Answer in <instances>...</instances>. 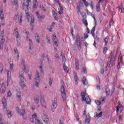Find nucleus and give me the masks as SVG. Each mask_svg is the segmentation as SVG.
Segmentation results:
<instances>
[{
    "mask_svg": "<svg viewBox=\"0 0 124 124\" xmlns=\"http://www.w3.org/2000/svg\"><path fill=\"white\" fill-rule=\"evenodd\" d=\"M16 97L18 101H21V93L18 91H17L16 93Z\"/></svg>",
    "mask_w": 124,
    "mask_h": 124,
    "instance_id": "18",
    "label": "nucleus"
},
{
    "mask_svg": "<svg viewBox=\"0 0 124 124\" xmlns=\"http://www.w3.org/2000/svg\"><path fill=\"white\" fill-rule=\"evenodd\" d=\"M82 1H83V3L85 4V5H86V6H88V5H89L88 2H87V1H86V0H82Z\"/></svg>",
    "mask_w": 124,
    "mask_h": 124,
    "instance_id": "51",
    "label": "nucleus"
},
{
    "mask_svg": "<svg viewBox=\"0 0 124 124\" xmlns=\"http://www.w3.org/2000/svg\"><path fill=\"white\" fill-rule=\"evenodd\" d=\"M0 18L1 21H4V14H3V9H2V6L0 7Z\"/></svg>",
    "mask_w": 124,
    "mask_h": 124,
    "instance_id": "10",
    "label": "nucleus"
},
{
    "mask_svg": "<svg viewBox=\"0 0 124 124\" xmlns=\"http://www.w3.org/2000/svg\"><path fill=\"white\" fill-rule=\"evenodd\" d=\"M3 70V67H2V64H0V72H1V73Z\"/></svg>",
    "mask_w": 124,
    "mask_h": 124,
    "instance_id": "41",
    "label": "nucleus"
},
{
    "mask_svg": "<svg viewBox=\"0 0 124 124\" xmlns=\"http://www.w3.org/2000/svg\"><path fill=\"white\" fill-rule=\"evenodd\" d=\"M28 76L29 79L31 80V73L28 74Z\"/></svg>",
    "mask_w": 124,
    "mask_h": 124,
    "instance_id": "58",
    "label": "nucleus"
},
{
    "mask_svg": "<svg viewBox=\"0 0 124 124\" xmlns=\"http://www.w3.org/2000/svg\"><path fill=\"white\" fill-rule=\"evenodd\" d=\"M24 72H22V73H20L19 78L20 79V82H19V85L22 88H25L26 87V83H25V78H24Z\"/></svg>",
    "mask_w": 124,
    "mask_h": 124,
    "instance_id": "2",
    "label": "nucleus"
},
{
    "mask_svg": "<svg viewBox=\"0 0 124 124\" xmlns=\"http://www.w3.org/2000/svg\"><path fill=\"white\" fill-rule=\"evenodd\" d=\"M30 2H31V0H23L21 1L23 7H26L27 9L28 7L30 6Z\"/></svg>",
    "mask_w": 124,
    "mask_h": 124,
    "instance_id": "6",
    "label": "nucleus"
},
{
    "mask_svg": "<svg viewBox=\"0 0 124 124\" xmlns=\"http://www.w3.org/2000/svg\"><path fill=\"white\" fill-rule=\"evenodd\" d=\"M75 66L76 70L79 69V62L77 61H75Z\"/></svg>",
    "mask_w": 124,
    "mask_h": 124,
    "instance_id": "26",
    "label": "nucleus"
},
{
    "mask_svg": "<svg viewBox=\"0 0 124 124\" xmlns=\"http://www.w3.org/2000/svg\"><path fill=\"white\" fill-rule=\"evenodd\" d=\"M44 122L46 123V124H48V123H49V119L48 118H46V120H44Z\"/></svg>",
    "mask_w": 124,
    "mask_h": 124,
    "instance_id": "55",
    "label": "nucleus"
},
{
    "mask_svg": "<svg viewBox=\"0 0 124 124\" xmlns=\"http://www.w3.org/2000/svg\"><path fill=\"white\" fill-rule=\"evenodd\" d=\"M59 124H63V120H62V119H60Z\"/></svg>",
    "mask_w": 124,
    "mask_h": 124,
    "instance_id": "64",
    "label": "nucleus"
},
{
    "mask_svg": "<svg viewBox=\"0 0 124 124\" xmlns=\"http://www.w3.org/2000/svg\"><path fill=\"white\" fill-rule=\"evenodd\" d=\"M106 93L107 96H109V95L110 94V90L108 88H107L106 89Z\"/></svg>",
    "mask_w": 124,
    "mask_h": 124,
    "instance_id": "28",
    "label": "nucleus"
},
{
    "mask_svg": "<svg viewBox=\"0 0 124 124\" xmlns=\"http://www.w3.org/2000/svg\"><path fill=\"white\" fill-rule=\"evenodd\" d=\"M89 37V35L88 34H84V38L85 39L88 38Z\"/></svg>",
    "mask_w": 124,
    "mask_h": 124,
    "instance_id": "61",
    "label": "nucleus"
},
{
    "mask_svg": "<svg viewBox=\"0 0 124 124\" xmlns=\"http://www.w3.org/2000/svg\"><path fill=\"white\" fill-rule=\"evenodd\" d=\"M2 103L3 104V110L6 111V110H7V104H6V103H3V102H2Z\"/></svg>",
    "mask_w": 124,
    "mask_h": 124,
    "instance_id": "31",
    "label": "nucleus"
},
{
    "mask_svg": "<svg viewBox=\"0 0 124 124\" xmlns=\"http://www.w3.org/2000/svg\"><path fill=\"white\" fill-rule=\"evenodd\" d=\"M7 83L8 84L9 83H10V80H11V73L9 71H7Z\"/></svg>",
    "mask_w": 124,
    "mask_h": 124,
    "instance_id": "12",
    "label": "nucleus"
},
{
    "mask_svg": "<svg viewBox=\"0 0 124 124\" xmlns=\"http://www.w3.org/2000/svg\"><path fill=\"white\" fill-rule=\"evenodd\" d=\"M7 115H10V117L12 116V115H11V111L9 110H7Z\"/></svg>",
    "mask_w": 124,
    "mask_h": 124,
    "instance_id": "47",
    "label": "nucleus"
},
{
    "mask_svg": "<svg viewBox=\"0 0 124 124\" xmlns=\"http://www.w3.org/2000/svg\"><path fill=\"white\" fill-rule=\"evenodd\" d=\"M86 101L87 104H91V100L90 98V97L87 96L86 98V101Z\"/></svg>",
    "mask_w": 124,
    "mask_h": 124,
    "instance_id": "23",
    "label": "nucleus"
},
{
    "mask_svg": "<svg viewBox=\"0 0 124 124\" xmlns=\"http://www.w3.org/2000/svg\"><path fill=\"white\" fill-rule=\"evenodd\" d=\"M21 68L23 70V71L21 72V73L22 72H24V73L25 74V72H27L28 70H27V69L26 68V62H25V60L24 59H23L21 61Z\"/></svg>",
    "mask_w": 124,
    "mask_h": 124,
    "instance_id": "9",
    "label": "nucleus"
},
{
    "mask_svg": "<svg viewBox=\"0 0 124 124\" xmlns=\"http://www.w3.org/2000/svg\"><path fill=\"white\" fill-rule=\"evenodd\" d=\"M57 2L59 3V7L60 8V10H63V8L62 7V5L61 4V3H59V1H58Z\"/></svg>",
    "mask_w": 124,
    "mask_h": 124,
    "instance_id": "35",
    "label": "nucleus"
},
{
    "mask_svg": "<svg viewBox=\"0 0 124 124\" xmlns=\"http://www.w3.org/2000/svg\"><path fill=\"white\" fill-rule=\"evenodd\" d=\"M43 62L40 61V66H39V67H40V70L41 72H42V66H43L42 63H43Z\"/></svg>",
    "mask_w": 124,
    "mask_h": 124,
    "instance_id": "33",
    "label": "nucleus"
},
{
    "mask_svg": "<svg viewBox=\"0 0 124 124\" xmlns=\"http://www.w3.org/2000/svg\"><path fill=\"white\" fill-rule=\"evenodd\" d=\"M95 27L96 26L95 25L92 29V31H91V33L93 35V36H94V31H95Z\"/></svg>",
    "mask_w": 124,
    "mask_h": 124,
    "instance_id": "27",
    "label": "nucleus"
},
{
    "mask_svg": "<svg viewBox=\"0 0 124 124\" xmlns=\"http://www.w3.org/2000/svg\"><path fill=\"white\" fill-rule=\"evenodd\" d=\"M117 108V113H118L120 110V109H124V106H120V105L116 107Z\"/></svg>",
    "mask_w": 124,
    "mask_h": 124,
    "instance_id": "24",
    "label": "nucleus"
},
{
    "mask_svg": "<svg viewBox=\"0 0 124 124\" xmlns=\"http://www.w3.org/2000/svg\"><path fill=\"white\" fill-rule=\"evenodd\" d=\"M102 114H103V112L101 111L99 114H96V116L97 117V118H100L101 117H102Z\"/></svg>",
    "mask_w": 124,
    "mask_h": 124,
    "instance_id": "32",
    "label": "nucleus"
},
{
    "mask_svg": "<svg viewBox=\"0 0 124 124\" xmlns=\"http://www.w3.org/2000/svg\"><path fill=\"white\" fill-rule=\"evenodd\" d=\"M76 39H80V35H79V33L77 34Z\"/></svg>",
    "mask_w": 124,
    "mask_h": 124,
    "instance_id": "57",
    "label": "nucleus"
},
{
    "mask_svg": "<svg viewBox=\"0 0 124 124\" xmlns=\"http://www.w3.org/2000/svg\"><path fill=\"white\" fill-rule=\"evenodd\" d=\"M101 110H102L101 107L100 106H98L97 109V112H100Z\"/></svg>",
    "mask_w": 124,
    "mask_h": 124,
    "instance_id": "40",
    "label": "nucleus"
},
{
    "mask_svg": "<svg viewBox=\"0 0 124 124\" xmlns=\"http://www.w3.org/2000/svg\"><path fill=\"white\" fill-rule=\"evenodd\" d=\"M52 40L55 45V46H58V39L57 38V36H55L53 35L52 36Z\"/></svg>",
    "mask_w": 124,
    "mask_h": 124,
    "instance_id": "13",
    "label": "nucleus"
},
{
    "mask_svg": "<svg viewBox=\"0 0 124 124\" xmlns=\"http://www.w3.org/2000/svg\"><path fill=\"white\" fill-rule=\"evenodd\" d=\"M34 101L35 103H36V104H38V103H39V99L34 98Z\"/></svg>",
    "mask_w": 124,
    "mask_h": 124,
    "instance_id": "37",
    "label": "nucleus"
},
{
    "mask_svg": "<svg viewBox=\"0 0 124 124\" xmlns=\"http://www.w3.org/2000/svg\"><path fill=\"white\" fill-rule=\"evenodd\" d=\"M82 22L85 26H86V27H88V21H87V19L84 18L83 19H82Z\"/></svg>",
    "mask_w": 124,
    "mask_h": 124,
    "instance_id": "30",
    "label": "nucleus"
},
{
    "mask_svg": "<svg viewBox=\"0 0 124 124\" xmlns=\"http://www.w3.org/2000/svg\"><path fill=\"white\" fill-rule=\"evenodd\" d=\"M40 102L41 103V105L42 107H44V108H46V101H45V100L44 99V96L40 94Z\"/></svg>",
    "mask_w": 124,
    "mask_h": 124,
    "instance_id": "8",
    "label": "nucleus"
},
{
    "mask_svg": "<svg viewBox=\"0 0 124 124\" xmlns=\"http://www.w3.org/2000/svg\"><path fill=\"white\" fill-rule=\"evenodd\" d=\"M5 86L4 85V83H2L1 84V88H0V93L1 94L2 93H5Z\"/></svg>",
    "mask_w": 124,
    "mask_h": 124,
    "instance_id": "11",
    "label": "nucleus"
},
{
    "mask_svg": "<svg viewBox=\"0 0 124 124\" xmlns=\"http://www.w3.org/2000/svg\"><path fill=\"white\" fill-rule=\"evenodd\" d=\"M16 38H18L19 40H20V38H21V36L20 35V34H18V35H16Z\"/></svg>",
    "mask_w": 124,
    "mask_h": 124,
    "instance_id": "56",
    "label": "nucleus"
},
{
    "mask_svg": "<svg viewBox=\"0 0 124 124\" xmlns=\"http://www.w3.org/2000/svg\"><path fill=\"white\" fill-rule=\"evenodd\" d=\"M76 43H77V44H80L81 40L80 39H76Z\"/></svg>",
    "mask_w": 124,
    "mask_h": 124,
    "instance_id": "52",
    "label": "nucleus"
},
{
    "mask_svg": "<svg viewBox=\"0 0 124 124\" xmlns=\"http://www.w3.org/2000/svg\"><path fill=\"white\" fill-rule=\"evenodd\" d=\"M22 16L21 15H18V19L19 20V25H22Z\"/></svg>",
    "mask_w": 124,
    "mask_h": 124,
    "instance_id": "29",
    "label": "nucleus"
},
{
    "mask_svg": "<svg viewBox=\"0 0 124 124\" xmlns=\"http://www.w3.org/2000/svg\"><path fill=\"white\" fill-rule=\"evenodd\" d=\"M108 39H109V36H107L104 39L105 46H107V45L108 44Z\"/></svg>",
    "mask_w": 124,
    "mask_h": 124,
    "instance_id": "25",
    "label": "nucleus"
},
{
    "mask_svg": "<svg viewBox=\"0 0 124 124\" xmlns=\"http://www.w3.org/2000/svg\"><path fill=\"white\" fill-rule=\"evenodd\" d=\"M95 40L98 41V42H99L100 40H99V38H98V37H97V36H96V37L95 38Z\"/></svg>",
    "mask_w": 124,
    "mask_h": 124,
    "instance_id": "59",
    "label": "nucleus"
},
{
    "mask_svg": "<svg viewBox=\"0 0 124 124\" xmlns=\"http://www.w3.org/2000/svg\"><path fill=\"white\" fill-rule=\"evenodd\" d=\"M96 10L97 12H99V10H100V7L99 6H96Z\"/></svg>",
    "mask_w": 124,
    "mask_h": 124,
    "instance_id": "54",
    "label": "nucleus"
},
{
    "mask_svg": "<svg viewBox=\"0 0 124 124\" xmlns=\"http://www.w3.org/2000/svg\"><path fill=\"white\" fill-rule=\"evenodd\" d=\"M80 96L82 97L81 99L82 101H86V93L82 92L80 93Z\"/></svg>",
    "mask_w": 124,
    "mask_h": 124,
    "instance_id": "14",
    "label": "nucleus"
},
{
    "mask_svg": "<svg viewBox=\"0 0 124 124\" xmlns=\"http://www.w3.org/2000/svg\"><path fill=\"white\" fill-rule=\"evenodd\" d=\"M74 80L75 81V84L76 85H78V77L77 76V73H74Z\"/></svg>",
    "mask_w": 124,
    "mask_h": 124,
    "instance_id": "16",
    "label": "nucleus"
},
{
    "mask_svg": "<svg viewBox=\"0 0 124 124\" xmlns=\"http://www.w3.org/2000/svg\"><path fill=\"white\" fill-rule=\"evenodd\" d=\"M63 68L65 72L68 73V71H69L68 67H67V66H66V65H65V62H64L63 63Z\"/></svg>",
    "mask_w": 124,
    "mask_h": 124,
    "instance_id": "20",
    "label": "nucleus"
},
{
    "mask_svg": "<svg viewBox=\"0 0 124 124\" xmlns=\"http://www.w3.org/2000/svg\"><path fill=\"white\" fill-rule=\"evenodd\" d=\"M35 121H36V122H35L36 124H40V121H39V120H38V119L35 118Z\"/></svg>",
    "mask_w": 124,
    "mask_h": 124,
    "instance_id": "44",
    "label": "nucleus"
},
{
    "mask_svg": "<svg viewBox=\"0 0 124 124\" xmlns=\"http://www.w3.org/2000/svg\"><path fill=\"white\" fill-rule=\"evenodd\" d=\"M57 99L56 98L54 99L53 101L52 102V105H51V109L52 110V112H55V110L57 108L58 105L57 104Z\"/></svg>",
    "mask_w": 124,
    "mask_h": 124,
    "instance_id": "7",
    "label": "nucleus"
},
{
    "mask_svg": "<svg viewBox=\"0 0 124 124\" xmlns=\"http://www.w3.org/2000/svg\"><path fill=\"white\" fill-rule=\"evenodd\" d=\"M11 95H12V94L11 93V92L10 91H9L7 93V97L9 96L10 97Z\"/></svg>",
    "mask_w": 124,
    "mask_h": 124,
    "instance_id": "45",
    "label": "nucleus"
},
{
    "mask_svg": "<svg viewBox=\"0 0 124 124\" xmlns=\"http://www.w3.org/2000/svg\"><path fill=\"white\" fill-rule=\"evenodd\" d=\"M61 93L62 101H65L66 100V93H65V88H64V85H63L61 87Z\"/></svg>",
    "mask_w": 124,
    "mask_h": 124,
    "instance_id": "3",
    "label": "nucleus"
},
{
    "mask_svg": "<svg viewBox=\"0 0 124 124\" xmlns=\"http://www.w3.org/2000/svg\"><path fill=\"white\" fill-rule=\"evenodd\" d=\"M120 67H121V62L118 61V64L117 65V69H120Z\"/></svg>",
    "mask_w": 124,
    "mask_h": 124,
    "instance_id": "53",
    "label": "nucleus"
},
{
    "mask_svg": "<svg viewBox=\"0 0 124 124\" xmlns=\"http://www.w3.org/2000/svg\"><path fill=\"white\" fill-rule=\"evenodd\" d=\"M54 18L55 19V20H56V21H59V18L57 17V13H54Z\"/></svg>",
    "mask_w": 124,
    "mask_h": 124,
    "instance_id": "43",
    "label": "nucleus"
},
{
    "mask_svg": "<svg viewBox=\"0 0 124 124\" xmlns=\"http://www.w3.org/2000/svg\"><path fill=\"white\" fill-rule=\"evenodd\" d=\"M34 82L35 86L38 87L39 86V83L40 82V76H39L38 71L36 73Z\"/></svg>",
    "mask_w": 124,
    "mask_h": 124,
    "instance_id": "4",
    "label": "nucleus"
},
{
    "mask_svg": "<svg viewBox=\"0 0 124 124\" xmlns=\"http://www.w3.org/2000/svg\"><path fill=\"white\" fill-rule=\"evenodd\" d=\"M95 103L97 105H98V106H99L101 104V102H100L99 100H95Z\"/></svg>",
    "mask_w": 124,
    "mask_h": 124,
    "instance_id": "34",
    "label": "nucleus"
},
{
    "mask_svg": "<svg viewBox=\"0 0 124 124\" xmlns=\"http://www.w3.org/2000/svg\"><path fill=\"white\" fill-rule=\"evenodd\" d=\"M81 44H82L81 43L77 44V46L78 47V51H80V50H81Z\"/></svg>",
    "mask_w": 124,
    "mask_h": 124,
    "instance_id": "36",
    "label": "nucleus"
},
{
    "mask_svg": "<svg viewBox=\"0 0 124 124\" xmlns=\"http://www.w3.org/2000/svg\"><path fill=\"white\" fill-rule=\"evenodd\" d=\"M34 23V19H31L30 24L31 25V24H33Z\"/></svg>",
    "mask_w": 124,
    "mask_h": 124,
    "instance_id": "60",
    "label": "nucleus"
},
{
    "mask_svg": "<svg viewBox=\"0 0 124 124\" xmlns=\"http://www.w3.org/2000/svg\"><path fill=\"white\" fill-rule=\"evenodd\" d=\"M0 36L1 40L0 41V48H1V47H3V44L4 43V41H5V40L4 39V30H3L1 32V35Z\"/></svg>",
    "mask_w": 124,
    "mask_h": 124,
    "instance_id": "5",
    "label": "nucleus"
},
{
    "mask_svg": "<svg viewBox=\"0 0 124 124\" xmlns=\"http://www.w3.org/2000/svg\"><path fill=\"white\" fill-rule=\"evenodd\" d=\"M71 33L72 36H74V34H73V28H72L71 29Z\"/></svg>",
    "mask_w": 124,
    "mask_h": 124,
    "instance_id": "63",
    "label": "nucleus"
},
{
    "mask_svg": "<svg viewBox=\"0 0 124 124\" xmlns=\"http://www.w3.org/2000/svg\"><path fill=\"white\" fill-rule=\"evenodd\" d=\"M2 120V116H1V114H0V124H3Z\"/></svg>",
    "mask_w": 124,
    "mask_h": 124,
    "instance_id": "39",
    "label": "nucleus"
},
{
    "mask_svg": "<svg viewBox=\"0 0 124 124\" xmlns=\"http://www.w3.org/2000/svg\"><path fill=\"white\" fill-rule=\"evenodd\" d=\"M35 39L36 42L40 43V37H39V35L38 33L35 34Z\"/></svg>",
    "mask_w": 124,
    "mask_h": 124,
    "instance_id": "17",
    "label": "nucleus"
},
{
    "mask_svg": "<svg viewBox=\"0 0 124 124\" xmlns=\"http://www.w3.org/2000/svg\"><path fill=\"white\" fill-rule=\"evenodd\" d=\"M122 61H123V57L122 56H119L118 62H122Z\"/></svg>",
    "mask_w": 124,
    "mask_h": 124,
    "instance_id": "46",
    "label": "nucleus"
},
{
    "mask_svg": "<svg viewBox=\"0 0 124 124\" xmlns=\"http://www.w3.org/2000/svg\"><path fill=\"white\" fill-rule=\"evenodd\" d=\"M82 82L83 84V85H84V86H87V85H88V81H87V78H86L85 77H84L82 80Z\"/></svg>",
    "mask_w": 124,
    "mask_h": 124,
    "instance_id": "21",
    "label": "nucleus"
},
{
    "mask_svg": "<svg viewBox=\"0 0 124 124\" xmlns=\"http://www.w3.org/2000/svg\"><path fill=\"white\" fill-rule=\"evenodd\" d=\"M82 70L83 71V73H86L87 72V69L85 66H84L82 68Z\"/></svg>",
    "mask_w": 124,
    "mask_h": 124,
    "instance_id": "48",
    "label": "nucleus"
},
{
    "mask_svg": "<svg viewBox=\"0 0 124 124\" xmlns=\"http://www.w3.org/2000/svg\"><path fill=\"white\" fill-rule=\"evenodd\" d=\"M63 10H61V11H59L58 13L59 14H60V15H62V14H63V12H62Z\"/></svg>",
    "mask_w": 124,
    "mask_h": 124,
    "instance_id": "62",
    "label": "nucleus"
},
{
    "mask_svg": "<svg viewBox=\"0 0 124 124\" xmlns=\"http://www.w3.org/2000/svg\"><path fill=\"white\" fill-rule=\"evenodd\" d=\"M107 50H108V49L107 48V46L104 47V49H103L104 54H106V52H107Z\"/></svg>",
    "mask_w": 124,
    "mask_h": 124,
    "instance_id": "38",
    "label": "nucleus"
},
{
    "mask_svg": "<svg viewBox=\"0 0 124 124\" xmlns=\"http://www.w3.org/2000/svg\"><path fill=\"white\" fill-rule=\"evenodd\" d=\"M33 9L34 10L36 9V8H37V6L38 5V2H37V0H34L33 1Z\"/></svg>",
    "mask_w": 124,
    "mask_h": 124,
    "instance_id": "15",
    "label": "nucleus"
},
{
    "mask_svg": "<svg viewBox=\"0 0 124 124\" xmlns=\"http://www.w3.org/2000/svg\"><path fill=\"white\" fill-rule=\"evenodd\" d=\"M115 53H116V51H111V53L108 58V60H110V61L107 62V66H106V68L110 66V64H111V61H112L113 62V63L111 64L112 66H114V64H115V62H116V59L117 58V54H115Z\"/></svg>",
    "mask_w": 124,
    "mask_h": 124,
    "instance_id": "1",
    "label": "nucleus"
},
{
    "mask_svg": "<svg viewBox=\"0 0 124 124\" xmlns=\"http://www.w3.org/2000/svg\"><path fill=\"white\" fill-rule=\"evenodd\" d=\"M21 114L22 116V117L25 116V109H22V111H21Z\"/></svg>",
    "mask_w": 124,
    "mask_h": 124,
    "instance_id": "49",
    "label": "nucleus"
},
{
    "mask_svg": "<svg viewBox=\"0 0 124 124\" xmlns=\"http://www.w3.org/2000/svg\"><path fill=\"white\" fill-rule=\"evenodd\" d=\"M90 122H91V117L89 115H87L86 118L85 119V123L86 124H90Z\"/></svg>",
    "mask_w": 124,
    "mask_h": 124,
    "instance_id": "19",
    "label": "nucleus"
},
{
    "mask_svg": "<svg viewBox=\"0 0 124 124\" xmlns=\"http://www.w3.org/2000/svg\"><path fill=\"white\" fill-rule=\"evenodd\" d=\"M15 51V55L16 56L17 58H19V52H18V49H17V47H15L14 48Z\"/></svg>",
    "mask_w": 124,
    "mask_h": 124,
    "instance_id": "22",
    "label": "nucleus"
},
{
    "mask_svg": "<svg viewBox=\"0 0 124 124\" xmlns=\"http://www.w3.org/2000/svg\"><path fill=\"white\" fill-rule=\"evenodd\" d=\"M40 8H41V9H42V10H44V11H46V9H45V8L43 6V5H41L40 6Z\"/></svg>",
    "mask_w": 124,
    "mask_h": 124,
    "instance_id": "50",
    "label": "nucleus"
},
{
    "mask_svg": "<svg viewBox=\"0 0 124 124\" xmlns=\"http://www.w3.org/2000/svg\"><path fill=\"white\" fill-rule=\"evenodd\" d=\"M105 98H106V97H101L100 98V100L102 102L105 100Z\"/></svg>",
    "mask_w": 124,
    "mask_h": 124,
    "instance_id": "42",
    "label": "nucleus"
}]
</instances>
